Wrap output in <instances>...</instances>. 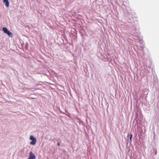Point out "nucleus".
Masks as SVG:
<instances>
[{
    "label": "nucleus",
    "instance_id": "obj_1",
    "mask_svg": "<svg viewBox=\"0 0 159 159\" xmlns=\"http://www.w3.org/2000/svg\"><path fill=\"white\" fill-rule=\"evenodd\" d=\"M130 17L131 18H129L128 20V24L126 25L128 27L126 33L127 35L133 36L134 37V39L139 40L140 45V49L142 50V53L143 54V41L139 37V32L138 29V22L137 21H134L132 16Z\"/></svg>",
    "mask_w": 159,
    "mask_h": 159
},
{
    "label": "nucleus",
    "instance_id": "obj_2",
    "mask_svg": "<svg viewBox=\"0 0 159 159\" xmlns=\"http://www.w3.org/2000/svg\"><path fill=\"white\" fill-rule=\"evenodd\" d=\"M147 68L145 67H143V70L142 69L141 71V73H142V71H144V75L147 77V80H149L150 81H152V80L151 79V77H150V70L151 69V67H146Z\"/></svg>",
    "mask_w": 159,
    "mask_h": 159
},
{
    "label": "nucleus",
    "instance_id": "obj_3",
    "mask_svg": "<svg viewBox=\"0 0 159 159\" xmlns=\"http://www.w3.org/2000/svg\"><path fill=\"white\" fill-rule=\"evenodd\" d=\"M143 54V56H142L141 55L139 56V57L142 60V62L143 65L146 67H151V61L149 59H147L146 60V61H145L144 59L145 58V56L144 55V53H142Z\"/></svg>",
    "mask_w": 159,
    "mask_h": 159
},
{
    "label": "nucleus",
    "instance_id": "obj_4",
    "mask_svg": "<svg viewBox=\"0 0 159 159\" xmlns=\"http://www.w3.org/2000/svg\"><path fill=\"white\" fill-rule=\"evenodd\" d=\"M30 140L31 141L30 142V144L32 145H34L37 142L36 139L32 135H31L30 137Z\"/></svg>",
    "mask_w": 159,
    "mask_h": 159
},
{
    "label": "nucleus",
    "instance_id": "obj_5",
    "mask_svg": "<svg viewBox=\"0 0 159 159\" xmlns=\"http://www.w3.org/2000/svg\"><path fill=\"white\" fill-rule=\"evenodd\" d=\"M36 158V157L34 154L32 152H30L29 158L28 159H35Z\"/></svg>",
    "mask_w": 159,
    "mask_h": 159
},
{
    "label": "nucleus",
    "instance_id": "obj_6",
    "mask_svg": "<svg viewBox=\"0 0 159 159\" xmlns=\"http://www.w3.org/2000/svg\"><path fill=\"white\" fill-rule=\"evenodd\" d=\"M3 2L5 3V5L7 7H8L9 6V3L8 0H3Z\"/></svg>",
    "mask_w": 159,
    "mask_h": 159
},
{
    "label": "nucleus",
    "instance_id": "obj_7",
    "mask_svg": "<svg viewBox=\"0 0 159 159\" xmlns=\"http://www.w3.org/2000/svg\"><path fill=\"white\" fill-rule=\"evenodd\" d=\"M116 2L119 6L122 5L123 3L122 1L121 0H116Z\"/></svg>",
    "mask_w": 159,
    "mask_h": 159
},
{
    "label": "nucleus",
    "instance_id": "obj_8",
    "mask_svg": "<svg viewBox=\"0 0 159 159\" xmlns=\"http://www.w3.org/2000/svg\"><path fill=\"white\" fill-rule=\"evenodd\" d=\"M158 79L157 77L155 76H153V84L154 85L156 83H157L158 82Z\"/></svg>",
    "mask_w": 159,
    "mask_h": 159
},
{
    "label": "nucleus",
    "instance_id": "obj_9",
    "mask_svg": "<svg viewBox=\"0 0 159 159\" xmlns=\"http://www.w3.org/2000/svg\"><path fill=\"white\" fill-rule=\"evenodd\" d=\"M133 135L132 134L130 133L129 134H128L127 136V137L129 139H130V141H129V142H130V143H131L132 142V138Z\"/></svg>",
    "mask_w": 159,
    "mask_h": 159
},
{
    "label": "nucleus",
    "instance_id": "obj_10",
    "mask_svg": "<svg viewBox=\"0 0 159 159\" xmlns=\"http://www.w3.org/2000/svg\"><path fill=\"white\" fill-rule=\"evenodd\" d=\"M6 34H7L9 36L11 37H12L13 36V34L9 30L6 33Z\"/></svg>",
    "mask_w": 159,
    "mask_h": 159
},
{
    "label": "nucleus",
    "instance_id": "obj_11",
    "mask_svg": "<svg viewBox=\"0 0 159 159\" xmlns=\"http://www.w3.org/2000/svg\"><path fill=\"white\" fill-rule=\"evenodd\" d=\"M2 30L3 32L6 34V33L8 30L7 29L6 27H3L2 29Z\"/></svg>",
    "mask_w": 159,
    "mask_h": 159
},
{
    "label": "nucleus",
    "instance_id": "obj_12",
    "mask_svg": "<svg viewBox=\"0 0 159 159\" xmlns=\"http://www.w3.org/2000/svg\"><path fill=\"white\" fill-rule=\"evenodd\" d=\"M61 113H62V114H64L66 116H68V117H70V114L69 113H67V114H66V113H64V112H61Z\"/></svg>",
    "mask_w": 159,
    "mask_h": 159
},
{
    "label": "nucleus",
    "instance_id": "obj_13",
    "mask_svg": "<svg viewBox=\"0 0 159 159\" xmlns=\"http://www.w3.org/2000/svg\"><path fill=\"white\" fill-rule=\"evenodd\" d=\"M28 42H27L25 43V49H27V48L28 47Z\"/></svg>",
    "mask_w": 159,
    "mask_h": 159
},
{
    "label": "nucleus",
    "instance_id": "obj_14",
    "mask_svg": "<svg viewBox=\"0 0 159 159\" xmlns=\"http://www.w3.org/2000/svg\"><path fill=\"white\" fill-rule=\"evenodd\" d=\"M153 133H154V139H155V132L154 130L153 131Z\"/></svg>",
    "mask_w": 159,
    "mask_h": 159
},
{
    "label": "nucleus",
    "instance_id": "obj_15",
    "mask_svg": "<svg viewBox=\"0 0 159 159\" xmlns=\"http://www.w3.org/2000/svg\"><path fill=\"white\" fill-rule=\"evenodd\" d=\"M60 145V143H59V142H57V145L58 146H59Z\"/></svg>",
    "mask_w": 159,
    "mask_h": 159
},
{
    "label": "nucleus",
    "instance_id": "obj_16",
    "mask_svg": "<svg viewBox=\"0 0 159 159\" xmlns=\"http://www.w3.org/2000/svg\"><path fill=\"white\" fill-rule=\"evenodd\" d=\"M65 111L67 113H69L66 109H65Z\"/></svg>",
    "mask_w": 159,
    "mask_h": 159
},
{
    "label": "nucleus",
    "instance_id": "obj_17",
    "mask_svg": "<svg viewBox=\"0 0 159 159\" xmlns=\"http://www.w3.org/2000/svg\"><path fill=\"white\" fill-rule=\"evenodd\" d=\"M158 131H157V133H158Z\"/></svg>",
    "mask_w": 159,
    "mask_h": 159
},
{
    "label": "nucleus",
    "instance_id": "obj_18",
    "mask_svg": "<svg viewBox=\"0 0 159 159\" xmlns=\"http://www.w3.org/2000/svg\"><path fill=\"white\" fill-rule=\"evenodd\" d=\"M111 3V4L113 5V4Z\"/></svg>",
    "mask_w": 159,
    "mask_h": 159
},
{
    "label": "nucleus",
    "instance_id": "obj_19",
    "mask_svg": "<svg viewBox=\"0 0 159 159\" xmlns=\"http://www.w3.org/2000/svg\"><path fill=\"white\" fill-rule=\"evenodd\" d=\"M157 128H158V129H159L158 127H157Z\"/></svg>",
    "mask_w": 159,
    "mask_h": 159
},
{
    "label": "nucleus",
    "instance_id": "obj_20",
    "mask_svg": "<svg viewBox=\"0 0 159 159\" xmlns=\"http://www.w3.org/2000/svg\"><path fill=\"white\" fill-rule=\"evenodd\" d=\"M158 118H159V117H158Z\"/></svg>",
    "mask_w": 159,
    "mask_h": 159
}]
</instances>
